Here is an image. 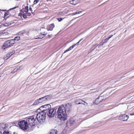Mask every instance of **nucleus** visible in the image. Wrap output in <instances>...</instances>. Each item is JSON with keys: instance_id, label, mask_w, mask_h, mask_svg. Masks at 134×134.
Returning a JSON list of instances; mask_svg holds the SVG:
<instances>
[{"instance_id": "nucleus-1", "label": "nucleus", "mask_w": 134, "mask_h": 134, "mask_svg": "<svg viewBox=\"0 0 134 134\" xmlns=\"http://www.w3.org/2000/svg\"><path fill=\"white\" fill-rule=\"evenodd\" d=\"M71 108V106L69 104L59 106L57 111L58 118L62 121L66 120L68 117L67 113L70 111Z\"/></svg>"}, {"instance_id": "nucleus-2", "label": "nucleus", "mask_w": 134, "mask_h": 134, "mask_svg": "<svg viewBox=\"0 0 134 134\" xmlns=\"http://www.w3.org/2000/svg\"><path fill=\"white\" fill-rule=\"evenodd\" d=\"M29 7L28 6H26L24 8L21 9V11L20 13V16L21 15L24 18H26L27 16H30L31 15V13L29 12Z\"/></svg>"}, {"instance_id": "nucleus-3", "label": "nucleus", "mask_w": 134, "mask_h": 134, "mask_svg": "<svg viewBox=\"0 0 134 134\" xmlns=\"http://www.w3.org/2000/svg\"><path fill=\"white\" fill-rule=\"evenodd\" d=\"M46 114L45 113L42 111L37 114L36 118L38 121L40 122L44 121L46 118Z\"/></svg>"}, {"instance_id": "nucleus-4", "label": "nucleus", "mask_w": 134, "mask_h": 134, "mask_svg": "<svg viewBox=\"0 0 134 134\" xmlns=\"http://www.w3.org/2000/svg\"><path fill=\"white\" fill-rule=\"evenodd\" d=\"M51 98V97L50 95L46 96L36 100L34 103L33 105H38L46 100H49Z\"/></svg>"}, {"instance_id": "nucleus-5", "label": "nucleus", "mask_w": 134, "mask_h": 134, "mask_svg": "<svg viewBox=\"0 0 134 134\" xmlns=\"http://www.w3.org/2000/svg\"><path fill=\"white\" fill-rule=\"evenodd\" d=\"M18 124L20 128L24 130H27L28 128L29 124H27L26 121L21 120L18 123Z\"/></svg>"}, {"instance_id": "nucleus-6", "label": "nucleus", "mask_w": 134, "mask_h": 134, "mask_svg": "<svg viewBox=\"0 0 134 134\" xmlns=\"http://www.w3.org/2000/svg\"><path fill=\"white\" fill-rule=\"evenodd\" d=\"M14 43V40L13 39L7 41L4 43L3 46L2 47V49L4 50L7 48L12 46Z\"/></svg>"}, {"instance_id": "nucleus-7", "label": "nucleus", "mask_w": 134, "mask_h": 134, "mask_svg": "<svg viewBox=\"0 0 134 134\" xmlns=\"http://www.w3.org/2000/svg\"><path fill=\"white\" fill-rule=\"evenodd\" d=\"M26 121L27 122V124L31 126H35L37 123V121L35 119H34L32 116L30 117L27 118L26 119Z\"/></svg>"}, {"instance_id": "nucleus-8", "label": "nucleus", "mask_w": 134, "mask_h": 134, "mask_svg": "<svg viewBox=\"0 0 134 134\" xmlns=\"http://www.w3.org/2000/svg\"><path fill=\"white\" fill-rule=\"evenodd\" d=\"M56 113V110L54 109H51L46 113L49 118H51L53 117Z\"/></svg>"}, {"instance_id": "nucleus-9", "label": "nucleus", "mask_w": 134, "mask_h": 134, "mask_svg": "<svg viewBox=\"0 0 134 134\" xmlns=\"http://www.w3.org/2000/svg\"><path fill=\"white\" fill-rule=\"evenodd\" d=\"M109 93H106V92H104L101 94L98 97L99 98L101 102L103 100H105L107 98V96H108Z\"/></svg>"}, {"instance_id": "nucleus-10", "label": "nucleus", "mask_w": 134, "mask_h": 134, "mask_svg": "<svg viewBox=\"0 0 134 134\" xmlns=\"http://www.w3.org/2000/svg\"><path fill=\"white\" fill-rule=\"evenodd\" d=\"M129 118V116L126 115H120L119 119L123 121H127Z\"/></svg>"}, {"instance_id": "nucleus-11", "label": "nucleus", "mask_w": 134, "mask_h": 134, "mask_svg": "<svg viewBox=\"0 0 134 134\" xmlns=\"http://www.w3.org/2000/svg\"><path fill=\"white\" fill-rule=\"evenodd\" d=\"M50 107L51 105L48 104L42 106L41 108L43 107L44 108V109L42 111L46 114V113L47 112V111L50 109L49 108H50Z\"/></svg>"}, {"instance_id": "nucleus-12", "label": "nucleus", "mask_w": 134, "mask_h": 134, "mask_svg": "<svg viewBox=\"0 0 134 134\" xmlns=\"http://www.w3.org/2000/svg\"><path fill=\"white\" fill-rule=\"evenodd\" d=\"M14 9V8L10 9L8 11L4 13V18L5 19H6L7 18L9 17L10 15L11 11L12 10Z\"/></svg>"}, {"instance_id": "nucleus-13", "label": "nucleus", "mask_w": 134, "mask_h": 134, "mask_svg": "<svg viewBox=\"0 0 134 134\" xmlns=\"http://www.w3.org/2000/svg\"><path fill=\"white\" fill-rule=\"evenodd\" d=\"M7 129V125L5 124L2 123L0 125V129L1 130H4Z\"/></svg>"}, {"instance_id": "nucleus-14", "label": "nucleus", "mask_w": 134, "mask_h": 134, "mask_svg": "<svg viewBox=\"0 0 134 134\" xmlns=\"http://www.w3.org/2000/svg\"><path fill=\"white\" fill-rule=\"evenodd\" d=\"M55 26L54 24H52L50 25H48L47 26V29L48 31H52L53 28H54Z\"/></svg>"}, {"instance_id": "nucleus-15", "label": "nucleus", "mask_w": 134, "mask_h": 134, "mask_svg": "<svg viewBox=\"0 0 134 134\" xmlns=\"http://www.w3.org/2000/svg\"><path fill=\"white\" fill-rule=\"evenodd\" d=\"M110 39L108 37L106 38L105 39L104 41H103V42H101L99 43V45L98 47V48H100L101 46H103L104 43H106L108 40Z\"/></svg>"}, {"instance_id": "nucleus-16", "label": "nucleus", "mask_w": 134, "mask_h": 134, "mask_svg": "<svg viewBox=\"0 0 134 134\" xmlns=\"http://www.w3.org/2000/svg\"><path fill=\"white\" fill-rule=\"evenodd\" d=\"M15 52L14 51L12 50H11L9 53H7L6 55V56L8 58L9 57L11 56L12 54H13Z\"/></svg>"}, {"instance_id": "nucleus-17", "label": "nucleus", "mask_w": 134, "mask_h": 134, "mask_svg": "<svg viewBox=\"0 0 134 134\" xmlns=\"http://www.w3.org/2000/svg\"><path fill=\"white\" fill-rule=\"evenodd\" d=\"M13 23L12 21L11 22H7V21L4 24H3V25L5 26H7L10 25H11L12 24H13Z\"/></svg>"}, {"instance_id": "nucleus-18", "label": "nucleus", "mask_w": 134, "mask_h": 134, "mask_svg": "<svg viewBox=\"0 0 134 134\" xmlns=\"http://www.w3.org/2000/svg\"><path fill=\"white\" fill-rule=\"evenodd\" d=\"M46 30L43 28H42V29L40 30L41 31V33L42 35H46L47 34V33L45 31Z\"/></svg>"}, {"instance_id": "nucleus-19", "label": "nucleus", "mask_w": 134, "mask_h": 134, "mask_svg": "<svg viewBox=\"0 0 134 134\" xmlns=\"http://www.w3.org/2000/svg\"><path fill=\"white\" fill-rule=\"evenodd\" d=\"M75 118L74 116L72 117L70 119V123L71 124H73L75 123Z\"/></svg>"}, {"instance_id": "nucleus-20", "label": "nucleus", "mask_w": 134, "mask_h": 134, "mask_svg": "<svg viewBox=\"0 0 134 134\" xmlns=\"http://www.w3.org/2000/svg\"><path fill=\"white\" fill-rule=\"evenodd\" d=\"M99 44H96L95 45H93L91 48L90 49L91 51H93L94 50L95 48H96V47L98 46V47L99 46Z\"/></svg>"}, {"instance_id": "nucleus-21", "label": "nucleus", "mask_w": 134, "mask_h": 134, "mask_svg": "<svg viewBox=\"0 0 134 134\" xmlns=\"http://www.w3.org/2000/svg\"><path fill=\"white\" fill-rule=\"evenodd\" d=\"M100 102H101L99 100V97H98L96 99L95 101L94 102V104H97L98 103H100Z\"/></svg>"}, {"instance_id": "nucleus-22", "label": "nucleus", "mask_w": 134, "mask_h": 134, "mask_svg": "<svg viewBox=\"0 0 134 134\" xmlns=\"http://www.w3.org/2000/svg\"><path fill=\"white\" fill-rule=\"evenodd\" d=\"M75 45H74L72 46H71L70 47H69L68 49L67 50H65L64 53H65L71 50V49H72L75 46Z\"/></svg>"}, {"instance_id": "nucleus-23", "label": "nucleus", "mask_w": 134, "mask_h": 134, "mask_svg": "<svg viewBox=\"0 0 134 134\" xmlns=\"http://www.w3.org/2000/svg\"><path fill=\"white\" fill-rule=\"evenodd\" d=\"M26 33L25 30H24V31H22L19 32L18 33V35L20 36H21L22 35L25 34Z\"/></svg>"}, {"instance_id": "nucleus-24", "label": "nucleus", "mask_w": 134, "mask_h": 134, "mask_svg": "<svg viewBox=\"0 0 134 134\" xmlns=\"http://www.w3.org/2000/svg\"><path fill=\"white\" fill-rule=\"evenodd\" d=\"M57 130H52L51 131L49 134H57Z\"/></svg>"}, {"instance_id": "nucleus-25", "label": "nucleus", "mask_w": 134, "mask_h": 134, "mask_svg": "<svg viewBox=\"0 0 134 134\" xmlns=\"http://www.w3.org/2000/svg\"><path fill=\"white\" fill-rule=\"evenodd\" d=\"M82 102L81 103H77V104H83L84 105H85V106H87L88 105V104L87 103H86L85 101H83L82 100H81Z\"/></svg>"}, {"instance_id": "nucleus-26", "label": "nucleus", "mask_w": 134, "mask_h": 134, "mask_svg": "<svg viewBox=\"0 0 134 134\" xmlns=\"http://www.w3.org/2000/svg\"><path fill=\"white\" fill-rule=\"evenodd\" d=\"M75 1V0H72V1H70V4H75V2H74Z\"/></svg>"}, {"instance_id": "nucleus-27", "label": "nucleus", "mask_w": 134, "mask_h": 134, "mask_svg": "<svg viewBox=\"0 0 134 134\" xmlns=\"http://www.w3.org/2000/svg\"><path fill=\"white\" fill-rule=\"evenodd\" d=\"M20 37L19 36H17L15 37L14 39V40H15L16 41H18L20 39Z\"/></svg>"}, {"instance_id": "nucleus-28", "label": "nucleus", "mask_w": 134, "mask_h": 134, "mask_svg": "<svg viewBox=\"0 0 134 134\" xmlns=\"http://www.w3.org/2000/svg\"><path fill=\"white\" fill-rule=\"evenodd\" d=\"M40 0H35L34 2V4H36Z\"/></svg>"}, {"instance_id": "nucleus-29", "label": "nucleus", "mask_w": 134, "mask_h": 134, "mask_svg": "<svg viewBox=\"0 0 134 134\" xmlns=\"http://www.w3.org/2000/svg\"><path fill=\"white\" fill-rule=\"evenodd\" d=\"M2 134H10L9 133V132H6L5 131H4L3 132Z\"/></svg>"}, {"instance_id": "nucleus-30", "label": "nucleus", "mask_w": 134, "mask_h": 134, "mask_svg": "<svg viewBox=\"0 0 134 134\" xmlns=\"http://www.w3.org/2000/svg\"><path fill=\"white\" fill-rule=\"evenodd\" d=\"M82 12L81 11L76 12V15H77V14H80L82 13Z\"/></svg>"}, {"instance_id": "nucleus-31", "label": "nucleus", "mask_w": 134, "mask_h": 134, "mask_svg": "<svg viewBox=\"0 0 134 134\" xmlns=\"http://www.w3.org/2000/svg\"><path fill=\"white\" fill-rule=\"evenodd\" d=\"M63 19L61 18H59L57 19V20L59 22L63 20Z\"/></svg>"}, {"instance_id": "nucleus-32", "label": "nucleus", "mask_w": 134, "mask_h": 134, "mask_svg": "<svg viewBox=\"0 0 134 134\" xmlns=\"http://www.w3.org/2000/svg\"><path fill=\"white\" fill-rule=\"evenodd\" d=\"M82 38L77 43H76V45H78L79 44V43L82 40Z\"/></svg>"}, {"instance_id": "nucleus-33", "label": "nucleus", "mask_w": 134, "mask_h": 134, "mask_svg": "<svg viewBox=\"0 0 134 134\" xmlns=\"http://www.w3.org/2000/svg\"><path fill=\"white\" fill-rule=\"evenodd\" d=\"M29 12H32V8H31V7L30 8L29 10Z\"/></svg>"}, {"instance_id": "nucleus-34", "label": "nucleus", "mask_w": 134, "mask_h": 134, "mask_svg": "<svg viewBox=\"0 0 134 134\" xmlns=\"http://www.w3.org/2000/svg\"><path fill=\"white\" fill-rule=\"evenodd\" d=\"M80 2V0H76V2H77V3H76V4L79 3Z\"/></svg>"}, {"instance_id": "nucleus-35", "label": "nucleus", "mask_w": 134, "mask_h": 134, "mask_svg": "<svg viewBox=\"0 0 134 134\" xmlns=\"http://www.w3.org/2000/svg\"><path fill=\"white\" fill-rule=\"evenodd\" d=\"M82 15H80V14H79L78 16V15H76V18L79 17V16H81Z\"/></svg>"}, {"instance_id": "nucleus-36", "label": "nucleus", "mask_w": 134, "mask_h": 134, "mask_svg": "<svg viewBox=\"0 0 134 134\" xmlns=\"http://www.w3.org/2000/svg\"><path fill=\"white\" fill-rule=\"evenodd\" d=\"M113 36V35H111L109 36L108 37L110 39V38H111V37H112Z\"/></svg>"}, {"instance_id": "nucleus-37", "label": "nucleus", "mask_w": 134, "mask_h": 134, "mask_svg": "<svg viewBox=\"0 0 134 134\" xmlns=\"http://www.w3.org/2000/svg\"><path fill=\"white\" fill-rule=\"evenodd\" d=\"M113 36V35H111L109 36L108 37L110 39V38H111V37H112Z\"/></svg>"}, {"instance_id": "nucleus-38", "label": "nucleus", "mask_w": 134, "mask_h": 134, "mask_svg": "<svg viewBox=\"0 0 134 134\" xmlns=\"http://www.w3.org/2000/svg\"><path fill=\"white\" fill-rule=\"evenodd\" d=\"M131 115H134V113H132L130 114Z\"/></svg>"}, {"instance_id": "nucleus-39", "label": "nucleus", "mask_w": 134, "mask_h": 134, "mask_svg": "<svg viewBox=\"0 0 134 134\" xmlns=\"http://www.w3.org/2000/svg\"><path fill=\"white\" fill-rule=\"evenodd\" d=\"M0 134H2V132L0 131Z\"/></svg>"}, {"instance_id": "nucleus-40", "label": "nucleus", "mask_w": 134, "mask_h": 134, "mask_svg": "<svg viewBox=\"0 0 134 134\" xmlns=\"http://www.w3.org/2000/svg\"><path fill=\"white\" fill-rule=\"evenodd\" d=\"M1 11H5V10H1Z\"/></svg>"}, {"instance_id": "nucleus-41", "label": "nucleus", "mask_w": 134, "mask_h": 134, "mask_svg": "<svg viewBox=\"0 0 134 134\" xmlns=\"http://www.w3.org/2000/svg\"><path fill=\"white\" fill-rule=\"evenodd\" d=\"M115 34H114V35H115Z\"/></svg>"}, {"instance_id": "nucleus-42", "label": "nucleus", "mask_w": 134, "mask_h": 134, "mask_svg": "<svg viewBox=\"0 0 134 134\" xmlns=\"http://www.w3.org/2000/svg\"><path fill=\"white\" fill-rule=\"evenodd\" d=\"M30 12L31 13V12ZM31 13H32V12H31Z\"/></svg>"}]
</instances>
